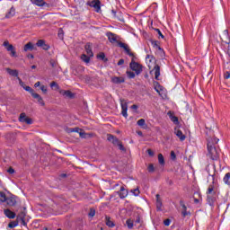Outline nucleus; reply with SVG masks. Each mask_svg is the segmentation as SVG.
<instances>
[{
    "instance_id": "obj_1",
    "label": "nucleus",
    "mask_w": 230,
    "mask_h": 230,
    "mask_svg": "<svg viewBox=\"0 0 230 230\" xmlns=\"http://www.w3.org/2000/svg\"><path fill=\"white\" fill-rule=\"evenodd\" d=\"M219 139L217 137L212 138L211 140H208L207 144V148L208 152V155L212 161H218V157H220V155L218 154V150L217 149V146L215 145L218 144Z\"/></svg>"
},
{
    "instance_id": "obj_2",
    "label": "nucleus",
    "mask_w": 230,
    "mask_h": 230,
    "mask_svg": "<svg viewBox=\"0 0 230 230\" xmlns=\"http://www.w3.org/2000/svg\"><path fill=\"white\" fill-rule=\"evenodd\" d=\"M107 139L110 141V143H112L114 146H118L119 150H120L121 152H127V149L125 148L123 144L114 135L108 134Z\"/></svg>"
},
{
    "instance_id": "obj_3",
    "label": "nucleus",
    "mask_w": 230,
    "mask_h": 230,
    "mask_svg": "<svg viewBox=\"0 0 230 230\" xmlns=\"http://www.w3.org/2000/svg\"><path fill=\"white\" fill-rule=\"evenodd\" d=\"M86 6L93 8L96 13H100V12H102V1L100 0H89L86 2Z\"/></svg>"
},
{
    "instance_id": "obj_4",
    "label": "nucleus",
    "mask_w": 230,
    "mask_h": 230,
    "mask_svg": "<svg viewBox=\"0 0 230 230\" xmlns=\"http://www.w3.org/2000/svg\"><path fill=\"white\" fill-rule=\"evenodd\" d=\"M153 84L155 87V91L159 94V96H161V98H164V96H166V92L163 85H161V84H159V82L157 81H155Z\"/></svg>"
},
{
    "instance_id": "obj_5",
    "label": "nucleus",
    "mask_w": 230,
    "mask_h": 230,
    "mask_svg": "<svg viewBox=\"0 0 230 230\" xmlns=\"http://www.w3.org/2000/svg\"><path fill=\"white\" fill-rule=\"evenodd\" d=\"M129 67L135 72L137 75H139L141 73H143V66L137 62H130Z\"/></svg>"
},
{
    "instance_id": "obj_6",
    "label": "nucleus",
    "mask_w": 230,
    "mask_h": 230,
    "mask_svg": "<svg viewBox=\"0 0 230 230\" xmlns=\"http://www.w3.org/2000/svg\"><path fill=\"white\" fill-rule=\"evenodd\" d=\"M120 107H121V114L124 118L128 119V103L125 102V100L120 101Z\"/></svg>"
},
{
    "instance_id": "obj_7",
    "label": "nucleus",
    "mask_w": 230,
    "mask_h": 230,
    "mask_svg": "<svg viewBox=\"0 0 230 230\" xmlns=\"http://www.w3.org/2000/svg\"><path fill=\"white\" fill-rule=\"evenodd\" d=\"M4 46L7 51H10L11 57H17V52L15 51V48L13 47V45L10 44L8 40H5L4 42Z\"/></svg>"
},
{
    "instance_id": "obj_8",
    "label": "nucleus",
    "mask_w": 230,
    "mask_h": 230,
    "mask_svg": "<svg viewBox=\"0 0 230 230\" xmlns=\"http://www.w3.org/2000/svg\"><path fill=\"white\" fill-rule=\"evenodd\" d=\"M180 206L181 208V217L186 218V217H191V213L188 212V207L184 204V200H180Z\"/></svg>"
},
{
    "instance_id": "obj_9",
    "label": "nucleus",
    "mask_w": 230,
    "mask_h": 230,
    "mask_svg": "<svg viewBox=\"0 0 230 230\" xmlns=\"http://www.w3.org/2000/svg\"><path fill=\"white\" fill-rule=\"evenodd\" d=\"M20 123H26L27 125H31L33 120L26 116V113H21L19 117Z\"/></svg>"
},
{
    "instance_id": "obj_10",
    "label": "nucleus",
    "mask_w": 230,
    "mask_h": 230,
    "mask_svg": "<svg viewBox=\"0 0 230 230\" xmlns=\"http://www.w3.org/2000/svg\"><path fill=\"white\" fill-rule=\"evenodd\" d=\"M220 39L222 42L225 44H230V37H229V31L225 30L220 35Z\"/></svg>"
},
{
    "instance_id": "obj_11",
    "label": "nucleus",
    "mask_w": 230,
    "mask_h": 230,
    "mask_svg": "<svg viewBox=\"0 0 230 230\" xmlns=\"http://www.w3.org/2000/svg\"><path fill=\"white\" fill-rule=\"evenodd\" d=\"M118 46L119 48H121L122 49H124L126 55L132 56V50L130 49V47L127 45V43L119 41Z\"/></svg>"
},
{
    "instance_id": "obj_12",
    "label": "nucleus",
    "mask_w": 230,
    "mask_h": 230,
    "mask_svg": "<svg viewBox=\"0 0 230 230\" xmlns=\"http://www.w3.org/2000/svg\"><path fill=\"white\" fill-rule=\"evenodd\" d=\"M106 37H108V40L111 44H118L119 42L118 40V36L111 31L106 33Z\"/></svg>"
},
{
    "instance_id": "obj_13",
    "label": "nucleus",
    "mask_w": 230,
    "mask_h": 230,
    "mask_svg": "<svg viewBox=\"0 0 230 230\" xmlns=\"http://www.w3.org/2000/svg\"><path fill=\"white\" fill-rule=\"evenodd\" d=\"M36 46H38V48H41L44 49V51H49V49L51 48L49 44H46V40H39Z\"/></svg>"
},
{
    "instance_id": "obj_14",
    "label": "nucleus",
    "mask_w": 230,
    "mask_h": 230,
    "mask_svg": "<svg viewBox=\"0 0 230 230\" xmlns=\"http://www.w3.org/2000/svg\"><path fill=\"white\" fill-rule=\"evenodd\" d=\"M119 199H127L128 197V190L125 187H120V190L117 192Z\"/></svg>"
},
{
    "instance_id": "obj_15",
    "label": "nucleus",
    "mask_w": 230,
    "mask_h": 230,
    "mask_svg": "<svg viewBox=\"0 0 230 230\" xmlns=\"http://www.w3.org/2000/svg\"><path fill=\"white\" fill-rule=\"evenodd\" d=\"M32 98L38 101V103L41 105V107H44L46 105V102H44V99H42V96L40 94L35 93H32Z\"/></svg>"
},
{
    "instance_id": "obj_16",
    "label": "nucleus",
    "mask_w": 230,
    "mask_h": 230,
    "mask_svg": "<svg viewBox=\"0 0 230 230\" xmlns=\"http://www.w3.org/2000/svg\"><path fill=\"white\" fill-rule=\"evenodd\" d=\"M153 48H155V49H158V51H161V57H164V49L159 46V41L154 40L151 42Z\"/></svg>"
},
{
    "instance_id": "obj_17",
    "label": "nucleus",
    "mask_w": 230,
    "mask_h": 230,
    "mask_svg": "<svg viewBox=\"0 0 230 230\" xmlns=\"http://www.w3.org/2000/svg\"><path fill=\"white\" fill-rule=\"evenodd\" d=\"M112 84H125V77L123 76H113L111 77Z\"/></svg>"
},
{
    "instance_id": "obj_18",
    "label": "nucleus",
    "mask_w": 230,
    "mask_h": 230,
    "mask_svg": "<svg viewBox=\"0 0 230 230\" xmlns=\"http://www.w3.org/2000/svg\"><path fill=\"white\" fill-rule=\"evenodd\" d=\"M207 202H208V206H210L211 208H214L215 207V202H217V197L208 195L207 196Z\"/></svg>"
},
{
    "instance_id": "obj_19",
    "label": "nucleus",
    "mask_w": 230,
    "mask_h": 230,
    "mask_svg": "<svg viewBox=\"0 0 230 230\" xmlns=\"http://www.w3.org/2000/svg\"><path fill=\"white\" fill-rule=\"evenodd\" d=\"M34 50H37V47H35V45H33V43L31 42H28L23 47V51H34Z\"/></svg>"
},
{
    "instance_id": "obj_20",
    "label": "nucleus",
    "mask_w": 230,
    "mask_h": 230,
    "mask_svg": "<svg viewBox=\"0 0 230 230\" xmlns=\"http://www.w3.org/2000/svg\"><path fill=\"white\" fill-rule=\"evenodd\" d=\"M156 209L157 211H162L163 209V200H161V195L156 194Z\"/></svg>"
},
{
    "instance_id": "obj_21",
    "label": "nucleus",
    "mask_w": 230,
    "mask_h": 230,
    "mask_svg": "<svg viewBox=\"0 0 230 230\" xmlns=\"http://www.w3.org/2000/svg\"><path fill=\"white\" fill-rule=\"evenodd\" d=\"M84 49L88 57H94V54L93 53V48L91 43H86L84 46Z\"/></svg>"
},
{
    "instance_id": "obj_22",
    "label": "nucleus",
    "mask_w": 230,
    "mask_h": 230,
    "mask_svg": "<svg viewBox=\"0 0 230 230\" xmlns=\"http://www.w3.org/2000/svg\"><path fill=\"white\" fill-rule=\"evenodd\" d=\"M153 71L155 72V80H159V76H161V66H159V65H155Z\"/></svg>"
},
{
    "instance_id": "obj_23",
    "label": "nucleus",
    "mask_w": 230,
    "mask_h": 230,
    "mask_svg": "<svg viewBox=\"0 0 230 230\" xmlns=\"http://www.w3.org/2000/svg\"><path fill=\"white\" fill-rule=\"evenodd\" d=\"M5 202L7 206H15L17 204V200L13 197L6 198Z\"/></svg>"
},
{
    "instance_id": "obj_24",
    "label": "nucleus",
    "mask_w": 230,
    "mask_h": 230,
    "mask_svg": "<svg viewBox=\"0 0 230 230\" xmlns=\"http://www.w3.org/2000/svg\"><path fill=\"white\" fill-rule=\"evenodd\" d=\"M105 224L108 227H115L116 224H114V221L111 220V217L106 216L105 217Z\"/></svg>"
},
{
    "instance_id": "obj_25",
    "label": "nucleus",
    "mask_w": 230,
    "mask_h": 230,
    "mask_svg": "<svg viewBox=\"0 0 230 230\" xmlns=\"http://www.w3.org/2000/svg\"><path fill=\"white\" fill-rule=\"evenodd\" d=\"M6 71L8 73V75H10L11 76H14L16 78H19V71L17 70H13V69H11V68H6Z\"/></svg>"
},
{
    "instance_id": "obj_26",
    "label": "nucleus",
    "mask_w": 230,
    "mask_h": 230,
    "mask_svg": "<svg viewBox=\"0 0 230 230\" xmlns=\"http://www.w3.org/2000/svg\"><path fill=\"white\" fill-rule=\"evenodd\" d=\"M4 213L5 217H7V218H11V219L15 218V213L13 212V211L10 210V209H5V210L4 211Z\"/></svg>"
},
{
    "instance_id": "obj_27",
    "label": "nucleus",
    "mask_w": 230,
    "mask_h": 230,
    "mask_svg": "<svg viewBox=\"0 0 230 230\" xmlns=\"http://www.w3.org/2000/svg\"><path fill=\"white\" fill-rule=\"evenodd\" d=\"M31 3L36 6H44V4H46L44 0H31Z\"/></svg>"
},
{
    "instance_id": "obj_28",
    "label": "nucleus",
    "mask_w": 230,
    "mask_h": 230,
    "mask_svg": "<svg viewBox=\"0 0 230 230\" xmlns=\"http://www.w3.org/2000/svg\"><path fill=\"white\" fill-rule=\"evenodd\" d=\"M15 15V8L11 7L9 12L5 14L6 19H12Z\"/></svg>"
},
{
    "instance_id": "obj_29",
    "label": "nucleus",
    "mask_w": 230,
    "mask_h": 230,
    "mask_svg": "<svg viewBox=\"0 0 230 230\" xmlns=\"http://www.w3.org/2000/svg\"><path fill=\"white\" fill-rule=\"evenodd\" d=\"M175 134L180 141H184L186 139V135H183L181 129H178Z\"/></svg>"
},
{
    "instance_id": "obj_30",
    "label": "nucleus",
    "mask_w": 230,
    "mask_h": 230,
    "mask_svg": "<svg viewBox=\"0 0 230 230\" xmlns=\"http://www.w3.org/2000/svg\"><path fill=\"white\" fill-rule=\"evenodd\" d=\"M61 94L66 98H75V94L69 90L61 92Z\"/></svg>"
},
{
    "instance_id": "obj_31",
    "label": "nucleus",
    "mask_w": 230,
    "mask_h": 230,
    "mask_svg": "<svg viewBox=\"0 0 230 230\" xmlns=\"http://www.w3.org/2000/svg\"><path fill=\"white\" fill-rule=\"evenodd\" d=\"M223 182L226 184V186H230V172H226L223 178Z\"/></svg>"
},
{
    "instance_id": "obj_32",
    "label": "nucleus",
    "mask_w": 230,
    "mask_h": 230,
    "mask_svg": "<svg viewBox=\"0 0 230 230\" xmlns=\"http://www.w3.org/2000/svg\"><path fill=\"white\" fill-rule=\"evenodd\" d=\"M26 218V212L22 211L18 214L16 220L19 222L20 220H24Z\"/></svg>"
},
{
    "instance_id": "obj_33",
    "label": "nucleus",
    "mask_w": 230,
    "mask_h": 230,
    "mask_svg": "<svg viewBox=\"0 0 230 230\" xmlns=\"http://www.w3.org/2000/svg\"><path fill=\"white\" fill-rule=\"evenodd\" d=\"M97 58L102 60L103 62H109V58H105V53L101 52L97 55Z\"/></svg>"
},
{
    "instance_id": "obj_34",
    "label": "nucleus",
    "mask_w": 230,
    "mask_h": 230,
    "mask_svg": "<svg viewBox=\"0 0 230 230\" xmlns=\"http://www.w3.org/2000/svg\"><path fill=\"white\" fill-rule=\"evenodd\" d=\"M81 60H83V62H85V64H89V62H91V57L85 54H83L81 56Z\"/></svg>"
},
{
    "instance_id": "obj_35",
    "label": "nucleus",
    "mask_w": 230,
    "mask_h": 230,
    "mask_svg": "<svg viewBox=\"0 0 230 230\" xmlns=\"http://www.w3.org/2000/svg\"><path fill=\"white\" fill-rule=\"evenodd\" d=\"M168 115L170 116L171 121H172V123H179V118H177V116L172 115V112H169Z\"/></svg>"
},
{
    "instance_id": "obj_36",
    "label": "nucleus",
    "mask_w": 230,
    "mask_h": 230,
    "mask_svg": "<svg viewBox=\"0 0 230 230\" xmlns=\"http://www.w3.org/2000/svg\"><path fill=\"white\" fill-rule=\"evenodd\" d=\"M146 60H148L149 64H154V62H155V58L152 55H146Z\"/></svg>"
},
{
    "instance_id": "obj_37",
    "label": "nucleus",
    "mask_w": 230,
    "mask_h": 230,
    "mask_svg": "<svg viewBox=\"0 0 230 230\" xmlns=\"http://www.w3.org/2000/svg\"><path fill=\"white\" fill-rule=\"evenodd\" d=\"M24 91H27V93H30V94H31V96H33V94H35V91L30 87V86H23Z\"/></svg>"
},
{
    "instance_id": "obj_38",
    "label": "nucleus",
    "mask_w": 230,
    "mask_h": 230,
    "mask_svg": "<svg viewBox=\"0 0 230 230\" xmlns=\"http://www.w3.org/2000/svg\"><path fill=\"white\" fill-rule=\"evenodd\" d=\"M19 226V221H12L11 223H9L8 227H10V229H13V227H17Z\"/></svg>"
},
{
    "instance_id": "obj_39",
    "label": "nucleus",
    "mask_w": 230,
    "mask_h": 230,
    "mask_svg": "<svg viewBox=\"0 0 230 230\" xmlns=\"http://www.w3.org/2000/svg\"><path fill=\"white\" fill-rule=\"evenodd\" d=\"M6 194L3 191H0V202H6Z\"/></svg>"
},
{
    "instance_id": "obj_40",
    "label": "nucleus",
    "mask_w": 230,
    "mask_h": 230,
    "mask_svg": "<svg viewBox=\"0 0 230 230\" xmlns=\"http://www.w3.org/2000/svg\"><path fill=\"white\" fill-rule=\"evenodd\" d=\"M137 125H138V127H145L146 125V121L145 119H140L137 120Z\"/></svg>"
},
{
    "instance_id": "obj_41",
    "label": "nucleus",
    "mask_w": 230,
    "mask_h": 230,
    "mask_svg": "<svg viewBox=\"0 0 230 230\" xmlns=\"http://www.w3.org/2000/svg\"><path fill=\"white\" fill-rule=\"evenodd\" d=\"M158 162L159 164L164 165V156L163 155V154L158 155Z\"/></svg>"
},
{
    "instance_id": "obj_42",
    "label": "nucleus",
    "mask_w": 230,
    "mask_h": 230,
    "mask_svg": "<svg viewBox=\"0 0 230 230\" xmlns=\"http://www.w3.org/2000/svg\"><path fill=\"white\" fill-rule=\"evenodd\" d=\"M215 187L213 185H209L208 190H207V195H211L212 193H214L215 195Z\"/></svg>"
},
{
    "instance_id": "obj_43",
    "label": "nucleus",
    "mask_w": 230,
    "mask_h": 230,
    "mask_svg": "<svg viewBox=\"0 0 230 230\" xmlns=\"http://www.w3.org/2000/svg\"><path fill=\"white\" fill-rule=\"evenodd\" d=\"M126 224L128 229H132V227H134V222L131 219H127Z\"/></svg>"
},
{
    "instance_id": "obj_44",
    "label": "nucleus",
    "mask_w": 230,
    "mask_h": 230,
    "mask_svg": "<svg viewBox=\"0 0 230 230\" xmlns=\"http://www.w3.org/2000/svg\"><path fill=\"white\" fill-rule=\"evenodd\" d=\"M147 172H149V173H154L155 172V168L154 167V164H150L148 165Z\"/></svg>"
},
{
    "instance_id": "obj_45",
    "label": "nucleus",
    "mask_w": 230,
    "mask_h": 230,
    "mask_svg": "<svg viewBox=\"0 0 230 230\" xmlns=\"http://www.w3.org/2000/svg\"><path fill=\"white\" fill-rule=\"evenodd\" d=\"M126 74H127L128 77L130 79L136 78V74L132 71H127Z\"/></svg>"
},
{
    "instance_id": "obj_46",
    "label": "nucleus",
    "mask_w": 230,
    "mask_h": 230,
    "mask_svg": "<svg viewBox=\"0 0 230 230\" xmlns=\"http://www.w3.org/2000/svg\"><path fill=\"white\" fill-rule=\"evenodd\" d=\"M131 193H133L135 197H139V193H140L139 189L137 188V189L131 190Z\"/></svg>"
},
{
    "instance_id": "obj_47",
    "label": "nucleus",
    "mask_w": 230,
    "mask_h": 230,
    "mask_svg": "<svg viewBox=\"0 0 230 230\" xmlns=\"http://www.w3.org/2000/svg\"><path fill=\"white\" fill-rule=\"evenodd\" d=\"M74 2L76 4H79V6H84V3H85V0H74Z\"/></svg>"
},
{
    "instance_id": "obj_48",
    "label": "nucleus",
    "mask_w": 230,
    "mask_h": 230,
    "mask_svg": "<svg viewBox=\"0 0 230 230\" xmlns=\"http://www.w3.org/2000/svg\"><path fill=\"white\" fill-rule=\"evenodd\" d=\"M94 215H96V210H94V208H91L90 212L88 213V216L93 217H94Z\"/></svg>"
},
{
    "instance_id": "obj_49",
    "label": "nucleus",
    "mask_w": 230,
    "mask_h": 230,
    "mask_svg": "<svg viewBox=\"0 0 230 230\" xmlns=\"http://www.w3.org/2000/svg\"><path fill=\"white\" fill-rule=\"evenodd\" d=\"M224 78H225V80H229V78H230V72L229 71H226L224 73Z\"/></svg>"
},
{
    "instance_id": "obj_50",
    "label": "nucleus",
    "mask_w": 230,
    "mask_h": 230,
    "mask_svg": "<svg viewBox=\"0 0 230 230\" xmlns=\"http://www.w3.org/2000/svg\"><path fill=\"white\" fill-rule=\"evenodd\" d=\"M171 159L175 161L177 159V155H175L174 151H171Z\"/></svg>"
},
{
    "instance_id": "obj_51",
    "label": "nucleus",
    "mask_w": 230,
    "mask_h": 230,
    "mask_svg": "<svg viewBox=\"0 0 230 230\" xmlns=\"http://www.w3.org/2000/svg\"><path fill=\"white\" fill-rule=\"evenodd\" d=\"M155 31H156V33H158V35H159V37H161V39H164V35H163V32H161V30L155 29Z\"/></svg>"
},
{
    "instance_id": "obj_52",
    "label": "nucleus",
    "mask_w": 230,
    "mask_h": 230,
    "mask_svg": "<svg viewBox=\"0 0 230 230\" xmlns=\"http://www.w3.org/2000/svg\"><path fill=\"white\" fill-rule=\"evenodd\" d=\"M50 66L51 67H57V60L50 59Z\"/></svg>"
},
{
    "instance_id": "obj_53",
    "label": "nucleus",
    "mask_w": 230,
    "mask_h": 230,
    "mask_svg": "<svg viewBox=\"0 0 230 230\" xmlns=\"http://www.w3.org/2000/svg\"><path fill=\"white\" fill-rule=\"evenodd\" d=\"M40 91H42V93L44 94H46V93H48V87H46L45 85H41L40 86Z\"/></svg>"
},
{
    "instance_id": "obj_54",
    "label": "nucleus",
    "mask_w": 230,
    "mask_h": 230,
    "mask_svg": "<svg viewBox=\"0 0 230 230\" xmlns=\"http://www.w3.org/2000/svg\"><path fill=\"white\" fill-rule=\"evenodd\" d=\"M17 80L19 81V84L21 85V87H25L26 85L24 84V82H22V79H21V77H17Z\"/></svg>"
},
{
    "instance_id": "obj_55",
    "label": "nucleus",
    "mask_w": 230,
    "mask_h": 230,
    "mask_svg": "<svg viewBox=\"0 0 230 230\" xmlns=\"http://www.w3.org/2000/svg\"><path fill=\"white\" fill-rule=\"evenodd\" d=\"M129 57H131V62H136V60H137V57H136V54H134V52H132V55Z\"/></svg>"
},
{
    "instance_id": "obj_56",
    "label": "nucleus",
    "mask_w": 230,
    "mask_h": 230,
    "mask_svg": "<svg viewBox=\"0 0 230 230\" xmlns=\"http://www.w3.org/2000/svg\"><path fill=\"white\" fill-rule=\"evenodd\" d=\"M146 153L148 154V155L150 157H154V155H155V153H154V151H152V149H147Z\"/></svg>"
},
{
    "instance_id": "obj_57",
    "label": "nucleus",
    "mask_w": 230,
    "mask_h": 230,
    "mask_svg": "<svg viewBox=\"0 0 230 230\" xmlns=\"http://www.w3.org/2000/svg\"><path fill=\"white\" fill-rule=\"evenodd\" d=\"M50 87H56V89H59L58 84H57V82L50 83Z\"/></svg>"
},
{
    "instance_id": "obj_58",
    "label": "nucleus",
    "mask_w": 230,
    "mask_h": 230,
    "mask_svg": "<svg viewBox=\"0 0 230 230\" xmlns=\"http://www.w3.org/2000/svg\"><path fill=\"white\" fill-rule=\"evenodd\" d=\"M8 173H10L11 175H13V173H15V170L13 167H9L7 170Z\"/></svg>"
},
{
    "instance_id": "obj_59",
    "label": "nucleus",
    "mask_w": 230,
    "mask_h": 230,
    "mask_svg": "<svg viewBox=\"0 0 230 230\" xmlns=\"http://www.w3.org/2000/svg\"><path fill=\"white\" fill-rule=\"evenodd\" d=\"M164 226H170V224H172V220H170V219H165V220L164 221Z\"/></svg>"
},
{
    "instance_id": "obj_60",
    "label": "nucleus",
    "mask_w": 230,
    "mask_h": 230,
    "mask_svg": "<svg viewBox=\"0 0 230 230\" xmlns=\"http://www.w3.org/2000/svg\"><path fill=\"white\" fill-rule=\"evenodd\" d=\"M123 64H125V59L121 58L119 60V62L117 63V66H123Z\"/></svg>"
},
{
    "instance_id": "obj_61",
    "label": "nucleus",
    "mask_w": 230,
    "mask_h": 230,
    "mask_svg": "<svg viewBox=\"0 0 230 230\" xmlns=\"http://www.w3.org/2000/svg\"><path fill=\"white\" fill-rule=\"evenodd\" d=\"M19 222H21L22 226H24V227H26V226H28L25 219H21Z\"/></svg>"
},
{
    "instance_id": "obj_62",
    "label": "nucleus",
    "mask_w": 230,
    "mask_h": 230,
    "mask_svg": "<svg viewBox=\"0 0 230 230\" xmlns=\"http://www.w3.org/2000/svg\"><path fill=\"white\" fill-rule=\"evenodd\" d=\"M131 109L137 110V109H139V106H137V104H133L131 106Z\"/></svg>"
},
{
    "instance_id": "obj_63",
    "label": "nucleus",
    "mask_w": 230,
    "mask_h": 230,
    "mask_svg": "<svg viewBox=\"0 0 230 230\" xmlns=\"http://www.w3.org/2000/svg\"><path fill=\"white\" fill-rule=\"evenodd\" d=\"M40 82L35 83L34 87H40Z\"/></svg>"
},
{
    "instance_id": "obj_64",
    "label": "nucleus",
    "mask_w": 230,
    "mask_h": 230,
    "mask_svg": "<svg viewBox=\"0 0 230 230\" xmlns=\"http://www.w3.org/2000/svg\"><path fill=\"white\" fill-rule=\"evenodd\" d=\"M27 57H28V58H35V57L33 56V54H29Z\"/></svg>"
}]
</instances>
